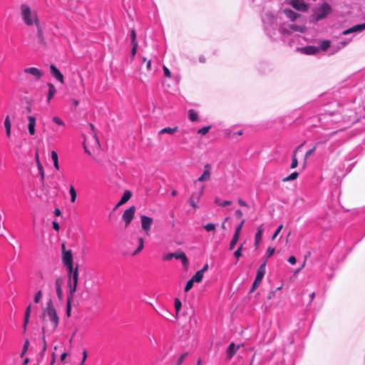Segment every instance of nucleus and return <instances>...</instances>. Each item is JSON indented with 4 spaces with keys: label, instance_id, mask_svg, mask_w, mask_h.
I'll return each mask as SVG.
<instances>
[{
    "label": "nucleus",
    "instance_id": "obj_1",
    "mask_svg": "<svg viewBox=\"0 0 365 365\" xmlns=\"http://www.w3.org/2000/svg\"><path fill=\"white\" fill-rule=\"evenodd\" d=\"M262 21L267 36L273 40L280 37L283 41H286V37L291 35L292 31L299 30V26L295 24L284 25L278 29L277 17L271 12L264 14Z\"/></svg>",
    "mask_w": 365,
    "mask_h": 365
},
{
    "label": "nucleus",
    "instance_id": "obj_2",
    "mask_svg": "<svg viewBox=\"0 0 365 365\" xmlns=\"http://www.w3.org/2000/svg\"><path fill=\"white\" fill-rule=\"evenodd\" d=\"M68 272V287L69 289V295L67 299V309L66 313L68 317L70 316L71 312V307H70V301L73 298V295L74 292H76L77 289V284L78 282V266L76 267H72L71 269H67Z\"/></svg>",
    "mask_w": 365,
    "mask_h": 365
},
{
    "label": "nucleus",
    "instance_id": "obj_3",
    "mask_svg": "<svg viewBox=\"0 0 365 365\" xmlns=\"http://www.w3.org/2000/svg\"><path fill=\"white\" fill-rule=\"evenodd\" d=\"M20 13L22 20L26 26H35L40 23L37 12L35 10H32L27 4H22L21 6Z\"/></svg>",
    "mask_w": 365,
    "mask_h": 365
},
{
    "label": "nucleus",
    "instance_id": "obj_4",
    "mask_svg": "<svg viewBox=\"0 0 365 365\" xmlns=\"http://www.w3.org/2000/svg\"><path fill=\"white\" fill-rule=\"evenodd\" d=\"M39 317L42 319H59L51 298L48 299L46 304L42 307Z\"/></svg>",
    "mask_w": 365,
    "mask_h": 365
},
{
    "label": "nucleus",
    "instance_id": "obj_5",
    "mask_svg": "<svg viewBox=\"0 0 365 365\" xmlns=\"http://www.w3.org/2000/svg\"><path fill=\"white\" fill-rule=\"evenodd\" d=\"M42 296H43V294H42V292L41 290H38L35 294V296L34 298V304H29V306L26 307L24 319H29L31 312H33L35 313L37 311V309H38L37 304H38L40 302V301L41 300Z\"/></svg>",
    "mask_w": 365,
    "mask_h": 365
},
{
    "label": "nucleus",
    "instance_id": "obj_6",
    "mask_svg": "<svg viewBox=\"0 0 365 365\" xmlns=\"http://www.w3.org/2000/svg\"><path fill=\"white\" fill-rule=\"evenodd\" d=\"M266 262L262 263L257 269L255 279L252 284L251 292H254L260 284L264 274H265Z\"/></svg>",
    "mask_w": 365,
    "mask_h": 365
},
{
    "label": "nucleus",
    "instance_id": "obj_7",
    "mask_svg": "<svg viewBox=\"0 0 365 365\" xmlns=\"http://www.w3.org/2000/svg\"><path fill=\"white\" fill-rule=\"evenodd\" d=\"M331 11V6L327 4H323L314 13V17L316 21L324 19Z\"/></svg>",
    "mask_w": 365,
    "mask_h": 365
},
{
    "label": "nucleus",
    "instance_id": "obj_8",
    "mask_svg": "<svg viewBox=\"0 0 365 365\" xmlns=\"http://www.w3.org/2000/svg\"><path fill=\"white\" fill-rule=\"evenodd\" d=\"M135 212V207L131 206L125 210L122 215V220L125 222V227H127L133 220Z\"/></svg>",
    "mask_w": 365,
    "mask_h": 365
},
{
    "label": "nucleus",
    "instance_id": "obj_9",
    "mask_svg": "<svg viewBox=\"0 0 365 365\" xmlns=\"http://www.w3.org/2000/svg\"><path fill=\"white\" fill-rule=\"evenodd\" d=\"M62 262L66 269H71V268L74 267L73 254L71 250H68V252H63Z\"/></svg>",
    "mask_w": 365,
    "mask_h": 365
},
{
    "label": "nucleus",
    "instance_id": "obj_10",
    "mask_svg": "<svg viewBox=\"0 0 365 365\" xmlns=\"http://www.w3.org/2000/svg\"><path fill=\"white\" fill-rule=\"evenodd\" d=\"M244 223H245V220H242L241 221V222L240 223V225L235 228V233L232 236V240L230 241V245H229V249L230 250H233L235 248V247L236 246V245L239 240L240 232H241V230H242V227Z\"/></svg>",
    "mask_w": 365,
    "mask_h": 365
},
{
    "label": "nucleus",
    "instance_id": "obj_11",
    "mask_svg": "<svg viewBox=\"0 0 365 365\" xmlns=\"http://www.w3.org/2000/svg\"><path fill=\"white\" fill-rule=\"evenodd\" d=\"M24 73L31 75L36 81H38L43 75V72L35 67H29L24 69Z\"/></svg>",
    "mask_w": 365,
    "mask_h": 365
},
{
    "label": "nucleus",
    "instance_id": "obj_12",
    "mask_svg": "<svg viewBox=\"0 0 365 365\" xmlns=\"http://www.w3.org/2000/svg\"><path fill=\"white\" fill-rule=\"evenodd\" d=\"M293 8L300 11L307 10L308 6L303 0H287Z\"/></svg>",
    "mask_w": 365,
    "mask_h": 365
},
{
    "label": "nucleus",
    "instance_id": "obj_13",
    "mask_svg": "<svg viewBox=\"0 0 365 365\" xmlns=\"http://www.w3.org/2000/svg\"><path fill=\"white\" fill-rule=\"evenodd\" d=\"M204 193V186H202L200 190L197 192H193L190 198V203L192 207L195 209L197 208V202H199L200 197Z\"/></svg>",
    "mask_w": 365,
    "mask_h": 365
},
{
    "label": "nucleus",
    "instance_id": "obj_14",
    "mask_svg": "<svg viewBox=\"0 0 365 365\" xmlns=\"http://www.w3.org/2000/svg\"><path fill=\"white\" fill-rule=\"evenodd\" d=\"M141 226L145 234L148 235L149 230L153 224V219L145 215L141 216Z\"/></svg>",
    "mask_w": 365,
    "mask_h": 365
},
{
    "label": "nucleus",
    "instance_id": "obj_15",
    "mask_svg": "<svg viewBox=\"0 0 365 365\" xmlns=\"http://www.w3.org/2000/svg\"><path fill=\"white\" fill-rule=\"evenodd\" d=\"M211 168L212 167L209 163L205 164L204 166L203 173L197 178L196 182H204L209 180L211 176Z\"/></svg>",
    "mask_w": 365,
    "mask_h": 365
},
{
    "label": "nucleus",
    "instance_id": "obj_16",
    "mask_svg": "<svg viewBox=\"0 0 365 365\" xmlns=\"http://www.w3.org/2000/svg\"><path fill=\"white\" fill-rule=\"evenodd\" d=\"M50 73H51V76L53 78H55L57 81H58L61 83H63V82H64L63 75L61 73V71L58 70V68L53 64H51L50 66Z\"/></svg>",
    "mask_w": 365,
    "mask_h": 365
},
{
    "label": "nucleus",
    "instance_id": "obj_17",
    "mask_svg": "<svg viewBox=\"0 0 365 365\" xmlns=\"http://www.w3.org/2000/svg\"><path fill=\"white\" fill-rule=\"evenodd\" d=\"M241 344H239V345H235L233 342H232L227 349V359L230 360L231 359L233 356L236 354V352L240 349V348L241 347Z\"/></svg>",
    "mask_w": 365,
    "mask_h": 365
},
{
    "label": "nucleus",
    "instance_id": "obj_18",
    "mask_svg": "<svg viewBox=\"0 0 365 365\" xmlns=\"http://www.w3.org/2000/svg\"><path fill=\"white\" fill-rule=\"evenodd\" d=\"M174 258L176 259H180L185 269H187L188 267V259L183 252L179 251L174 253Z\"/></svg>",
    "mask_w": 365,
    "mask_h": 365
},
{
    "label": "nucleus",
    "instance_id": "obj_19",
    "mask_svg": "<svg viewBox=\"0 0 365 365\" xmlns=\"http://www.w3.org/2000/svg\"><path fill=\"white\" fill-rule=\"evenodd\" d=\"M365 29V23L355 25L350 29L344 30L342 34L347 35L354 32H361Z\"/></svg>",
    "mask_w": 365,
    "mask_h": 365
},
{
    "label": "nucleus",
    "instance_id": "obj_20",
    "mask_svg": "<svg viewBox=\"0 0 365 365\" xmlns=\"http://www.w3.org/2000/svg\"><path fill=\"white\" fill-rule=\"evenodd\" d=\"M163 75L165 77L168 78L172 83V86L175 87L178 83L177 77L173 76L171 72L165 66H163Z\"/></svg>",
    "mask_w": 365,
    "mask_h": 365
},
{
    "label": "nucleus",
    "instance_id": "obj_21",
    "mask_svg": "<svg viewBox=\"0 0 365 365\" xmlns=\"http://www.w3.org/2000/svg\"><path fill=\"white\" fill-rule=\"evenodd\" d=\"M29 124H28V130L29 133L31 135H34L36 133L35 126H36V118L32 115H29L27 117Z\"/></svg>",
    "mask_w": 365,
    "mask_h": 365
},
{
    "label": "nucleus",
    "instance_id": "obj_22",
    "mask_svg": "<svg viewBox=\"0 0 365 365\" xmlns=\"http://www.w3.org/2000/svg\"><path fill=\"white\" fill-rule=\"evenodd\" d=\"M304 145V143H302L301 145H299V146H297L294 150L293 151L292 153V163H291V165H290V168L292 169H294L295 168L297 167L298 165V160L297 158V152L302 148V146Z\"/></svg>",
    "mask_w": 365,
    "mask_h": 365
},
{
    "label": "nucleus",
    "instance_id": "obj_23",
    "mask_svg": "<svg viewBox=\"0 0 365 365\" xmlns=\"http://www.w3.org/2000/svg\"><path fill=\"white\" fill-rule=\"evenodd\" d=\"M36 28V36L38 38V43L42 45L45 44V38L43 33V29L41 26V24L38 23L36 25H35Z\"/></svg>",
    "mask_w": 365,
    "mask_h": 365
},
{
    "label": "nucleus",
    "instance_id": "obj_24",
    "mask_svg": "<svg viewBox=\"0 0 365 365\" xmlns=\"http://www.w3.org/2000/svg\"><path fill=\"white\" fill-rule=\"evenodd\" d=\"M300 50L307 55H314L319 51V48L314 46H307L300 48Z\"/></svg>",
    "mask_w": 365,
    "mask_h": 365
},
{
    "label": "nucleus",
    "instance_id": "obj_25",
    "mask_svg": "<svg viewBox=\"0 0 365 365\" xmlns=\"http://www.w3.org/2000/svg\"><path fill=\"white\" fill-rule=\"evenodd\" d=\"M46 86L48 88L47 93V102L49 103L56 93V88L51 83H47Z\"/></svg>",
    "mask_w": 365,
    "mask_h": 365
},
{
    "label": "nucleus",
    "instance_id": "obj_26",
    "mask_svg": "<svg viewBox=\"0 0 365 365\" xmlns=\"http://www.w3.org/2000/svg\"><path fill=\"white\" fill-rule=\"evenodd\" d=\"M264 232V229L262 225H260L257 227V232L255 234V245L256 247H257L262 240V233Z\"/></svg>",
    "mask_w": 365,
    "mask_h": 365
},
{
    "label": "nucleus",
    "instance_id": "obj_27",
    "mask_svg": "<svg viewBox=\"0 0 365 365\" xmlns=\"http://www.w3.org/2000/svg\"><path fill=\"white\" fill-rule=\"evenodd\" d=\"M285 16L289 19L291 21H294L297 19V18L299 16V14L295 13L291 9H284L283 11Z\"/></svg>",
    "mask_w": 365,
    "mask_h": 365
},
{
    "label": "nucleus",
    "instance_id": "obj_28",
    "mask_svg": "<svg viewBox=\"0 0 365 365\" xmlns=\"http://www.w3.org/2000/svg\"><path fill=\"white\" fill-rule=\"evenodd\" d=\"M4 124V127H5V130H6V136L9 138L11 136V123L10 118L9 115H7L5 118Z\"/></svg>",
    "mask_w": 365,
    "mask_h": 365
},
{
    "label": "nucleus",
    "instance_id": "obj_29",
    "mask_svg": "<svg viewBox=\"0 0 365 365\" xmlns=\"http://www.w3.org/2000/svg\"><path fill=\"white\" fill-rule=\"evenodd\" d=\"M131 196V192L129 190H125L120 200L121 201V203L125 204V202H127L130 199Z\"/></svg>",
    "mask_w": 365,
    "mask_h": 365
},
{
    "label": "nucleus",
    "instance_id": "obj_30",
    "mask_svg": "<svg viewBox=\"0 0 365 365\" xmlns=\"http://www.w3.org/2000/svg\"><path fill=\"white\" fill-rule=\"evenodd\" d=\"M319 143H317L315 144V145L310 150H309L304 155V165H305L306 164V162H307V160L312 155H313V153L315 152L316 149H317V145H319Z\"/></svg>",
    "mask_w": 365,
    "mask_h": 365
},
{
    "label": "nucleus",
    "instance_id": "obj_31",
    "mask_svg": "<svg viewBox=\"0 0 365 365\" xmlns=\"http://www.w3.org/2000/svg\"><path fill=\"white\" fill-rule=\"evenodd\" d=\"M188 118L192 122L197 121L198 120V113L195 110L190 109L188 111Z\"/></svg>",
    "mask_w": 365,
    "mask_h": 365
},
{
    "label": "nucleus",
    "instance_id": "obj_32",
    "mask_svg": "<svg viewBox=\"0 0 365 365\" xmlns=\"http://www.w3.org/2000/svg\"><path fill=\"white\" fill-rule=\"evenodd\" d=\"M69 194L71 197V202H74L76 200L77 194L73 185H72L69 187Z\"/></svg>",
    "mask_w": 365,
    "mask_h": 365
},
{
    "label": "nucleus",
    "instance_id": "obj_33",
    "mask_svg": "<svg viewBox=\"0 0 365 365\" xmlns=\"http://www.w3.org/2000/svg\"><path fill=\"white\" fill-rule=\"evenodd\" d=\"M203 275L202 272L197 271L191 279L194 282H200L203 278Z\"/></svg>",
    "mask_w": 365,
    "mask_h": 365
},
{
    "label": "nucleus",
    "instance_id": "obj_34",
    "mask_svg": "<svg viewBox=\"0 0 365 365\" xmlns=\"http://www.w3.org/2000/svg\"><path fill=\"white\" fill-rule=\"evenodd\" d=\"M215 202L220 205V206H222V207H225V206H227V205H230L232 204V202L230 201V200H221L219 198H216L215 200Z\"/></svg>",
    "mask_w": 365,
    "mask_h": 365
},
{
    "label": "nucleus",
    "instance_id": "obj_35",
    "mask_svg": "<svg viewBox=\"0 0 365 365\" xmlns=\"http://www.w3.org/2000/svg\"><path fill=\"white\" fill-rule=\"evenodd\" d=\"M330 46V41H323L321 42L319 47V51H326L329 47Z\"/></svg>",
    "mask_w": 365,
    "mask_h": 365
},
{
    "label": "nucleus",
    "instance_id": "obj_36",
    "mask_svg": "<svg viewBox=\"0 0 365 365\" xmlns=\"http://www.w3.org/2000/svg\"><path fill=\"white\" fill-rule=\"evenodd\" d=\"M143 248V238H138V246L137 249L133 253V255L138 254Z\"/></svg>",
    "mask_w": 365,
    "mask_h": 365
},
{
    "label": "nucleus",
    "instance_id": "obj_37",
    "mask_svg": "<svg viewBox=\"0 0 365 365\" xmlns=\"http://www.w3.org/2000/svg\"><path fill=\"white\" fill-rule=\"evenodd\" d=\"M298 175H299L298 173L294 172V173H291L289 175H288L287 177L284 178L283 179V181L288 182V181L294 180L297 179Z\"/></svg>",
    "mask_w": 365,
    "mask_h": 365
},
{
    "label": "nucleus",
    "instance_id": "obj_38",
    "mask_svg": "<svg viewBox=\"0 0 365 365\" xmlns=\"http://www.w3.org/2000/svg\"><path fill=\"white\" fill-rule=\"evenodd\" d=\"M29 346V341L28 339H26L24 344L23 349H22L21 353L20 354L21 358H22L25 355L26 351H28Z\"/></svg>",
    "mask_w": 365,
    "mask_h": 365
},
{
    "label": "nucleus",
    "instance_id": "obj_39",
    "mask_svg": "<svg viewBox=\"0 0 365 365\" xmlns=\"http://www.w3.org/2000/svg\"><path fill=\"white\" fill-rule=\"evenodd\" d=\"M215 225L213 223H208L203 226V228L207 232H214L215 230Z\"/></svg>",
    "mask_w": 365,
    "mask_h": 365
},
{
    "label": "nucleus",
    "instance_id": "obj_40",
    "mask_svg": "<svg viewBox=\"0 0 365 365\" xmlns=\"http://www.w3.org/2000/svg\"><path fill=\"white\" fill-rule=\"evenodd\" d=\"M176 130H177L176 127H175V128H165L163 129H161V134L162 133L172 134L174 132H175Z\"/></svg>",
    "mask_w": 365,
    "mask_h": 365
},
{
    "label": "nucleus",
    "instance_id": "obj_41",
    "mask_svg": "<svg viewBox=\"0 0 365 365\" xmlns=\"http://www.w3.org/2000/svg\"><path fill=\"white\" fill-rule=\"evenodd\" d=\"M210 128L211 127L210 125L209 126H205V127L199 129L197 130V133L200 134L202 135H204L207 133V132L210 130Z\"/></svg>",
    "mask_w": 365,
    "mask_h": 365
},
{
    "label": "nucleus",
    "instance_id": "obj_42",
    "mask_svg": "<svg viewBox=\"0 0 365 365\" xmlns=\"http://www.w3.org/2000/svg\"><path fill=\"white\" fill-rule=\"evenodd\" d=\"M52 120L57 125L65 126L64 122L58 116L53 117Z\"/></svg>",
    "mask_w": 365,
    "mask_h": 365
},
{
    "label": "nucleus",
    "instance_id": "obj_43",
    "mask_svg": "<svg viewBox=\"0 0 365 365\" xmlns=\"http://www.w3.org/2000/svg\"><path fill=\"white\" fill-rule=\"evenodd\" d=\"M194 281L190 279L187 281L185 287V292H188L193 286Z\"/></svg>",
    "mask_w": 365,
    "mask_h": 365
},
{
    "label": "nucleus",
    "instance_id": "obj_44",
    "mask_svg": "<svg viewBox=\"0 0 365 365\" xmlns=\"http://www.w3.org/2000/svg\"><path fill=\"white\" fill-rule=\"evenodd\" d=\"M144 63H145V67H146L147 70L149 71L150 69V65H151L150 60H146L145 58H143L142 65H143ZM143 68V66H141V68Z\"/></svg>",
    "mask_w": 365,
    "mask_h": 365
},
{
    "label": "nucleus",
    "instance_id": "obj_45",
    "mask_svg": "<svg viewBox=\"0 0 365 365\" xmlns=\"http://www.w3.org/2000/svg\"><path fill=\"white\" fill-rule=\"evenodd\" d=\"M83 358L81 359V362L78 365H85V361L88 356V353L86 350L83 351Z\"/></svg>",
    "mask_w": 365,
    "mask_h": 365
},
{
    "label": "nucleus",
    "instance_id": "obj_46",
    "mask_svg": "<svg viewBox=\"0 0 365 365\" xmlns=\"http://www.w3.org/2000/svg\"><path fill=\"white\" fill-rule=\"evenodd\" d=\"M130 37H131V43H135V44L138 43V42L136 41V34L134 30L131 31Z\"/></svg>",
    "mask_w": 365,
    "mask_h": 365
},
{
    "label": "nucleus",
    "instance_id": "obj_47",
    "mask_svg": "<svg viewBox=\"0 0 365 365\" xmlns=\"http://www.w3.org/2000/svg\"><path fill=\"white\" fill-rule=\"evenodd\" d=\"M283 228V225H280L278 228L277 229V230L274 232L273 235H272V239L274 240L277 237V236L279 235V233L280 232V231L282 230V229Z\"/></svg>",
    "mask_w": 365,
    "mask_h": 365
},
{
    "label": "nucleus",
    "instance_id": "obj_48",
    "mask_svg": "<svg viewBox=\"0 0 365 365\" xmlns=\"http://www.w3.org/2000/svg\"><path fill=\"white\" fill-rule=\"evenodd\" d=\"M51 158L53 162H54L55 160H58V154L55 150L51 151Z\"/></svg>",
    "mask_w": 365,
    "mask_h": 365
},
{
    "label": "nucleus",
    "instance_id": "obj_49",
    "mask_svg": "<svg viewBox=\"0 0 365 365\" xmlns=\"http://www.w3.org/2000/svg\"><path fill=\"white\" fill-rule=\"evenodd\" d=\"M187 356V353H185V354H182L178 361L177 365H180L183 362L184 359H185V357Z\"/></svg>",
    "mask_w": 365,
    "mask_h": 365
},
{
    "label": "nucleus",
    "instance_id": "obj_50",
    "mask_svg": "<svg viewBox=\"0 0 365 365\" xmlns=\"http://www.w3.org/2000/svg\"><path fill=\"white\" fill-rule=\"evenodd\" d=\"M274 252V248L269 247L267 250V257H270Z\"/></svg>",
    "mask_w": 365,
    "mask_h": 365
},
{
    "label": "nucleus",
    "instance_id": "obj_51",
    "mask_svg": "<svg viewBox=\"0 0 365 365\" xmlns=\"http://www.w3.org/2000/svg\"><path fill=\"white\" fill-rule=\"evenodd\" d=\"M63 284V280L61 278H57L55 282L56 288V287H61Z\"/></svg>",
    "mask_w": 365,
    "mask_h": 365
},
{
    "label": "nucleus",
    "instance_id": "obj_52",
    "mask_svg": "<svg viewBox=\"0 0 365 365\" xmlns=\"http://www.w3.org/2000/svg\"><path fill=\"white\" fill-rule=\"evenodd\" d=\"M56 294H57L58 297L61 299L63 296V292H62L61 287H56Z\"/></svg>",
    "mask_w": 365,
    "mask_h": 365
},
{
    "label": "nucleus",
    "instance_id": "obj_53",
    "mask_svg": "<svg viewBox=\"0 0 365 365\" xmlns=\"http://www.w3.org/2000/svg\"><path fill=\"white\" fill-rule=\"evenodd\" d=\"M175 307L177 311H178L181 307V302L178 299H175Z\"/></svg>",
    "mask_w": 365,
    "mask_h": 365
},
{
    "label": "nucleus",
    "instance_id": "obj_54",
    "mask_svg": "<svg viewBox=\"0 0 365 365\" xmlns=\"http://www.w3.org/2000/svg\"><path fill=\"white\" fill-rule=\"evenodd\" d=\"M138 43H132L131 56H134L137 50Z\"/></svg>",
    "mask_w": 365,
    "mask_h": 365
},
{
    "label": "nucleus",
    "instance_id": "obj_55",
    "mask_svg": "<svg viewBox=\"0 0 365 365\" xmlns=\"http://www.w3.org/2000/svg\"><path fill=\"white\" fill-rule=\"evenodd\" d=\"M52 226H53V228L56 230V231H58L59 229H60V226H59V224L56 222V221H53L52 222Z\"/></svg>",
    "mask_w": 365,
    "mask_h": 365
},
{
    "label": "nucleus",
    "instance_id": "obj_56",
    "mask_svg": "<svg viewBox=\"0 0 365 365\" xmlns=\"http://www.w3.org/2000/svg\"><path fill=\"white\" fill-rule=\"evenodd\" d=\"M38 170H39V173L41 176V180L43 181V178H44V172H43V167L41 165H38Z\"/></svg>",
    "mask_w": 365,
    "mask_h": 365
},
{
    "label": "nucleus",
    "instance_id": "obj_57",
    "mask_svg": "<svg viewBox=\"0 0 365 365\" xmlns=\"http://www.w3.org/2000/svg\"><path fill=\"white\" fill-rule=\"evenodd\" d=\"M234 256L237 259H239L242 256V252L240 251L239 250H235V252H234Z\"/></svg>",
    "mask_w": 365,
    "mask_h": 365
},
{
    "label": "nucleus",
    "instance_id": "obj_58",
    "mask_svg": "<svg viewBox=\"0 0 365 365\" xmlns=\"http://www.w3.org/2000/svg\"><path fill=\"white\" fill-rule=\"evenodd\" d=\"M288 262L292 264H294L296 263V258L294 256H291L288 258Z\"/></svg>",
    "mask_w": 365,
    "mask_h": 365
},
{
    "label": "nucleus",
    "instance_id": "obj_59",
    "mask_svg": "<svg viewBox=\"0 0 365 365\" xmlns=\"http://www.w3.org/2000/svg\"><path fill=\"white\" fill-rule=\"evenodd\" d=\"M173 256H174V253H170V254H168V255H166L164 257V259H165V260H170V259H171L172 258H173Z\"/></svg>",
    "mask_w": 365,
    "mask_h": 365
},
{
    "label": "nucleus",
    "instance_id": "obj_60",
    "mask_svg": "<svg viewBox=\"0 0 365 365\" xmlns=\"http://www.w3.org/2000/svg\"><path fill=\"white\" fill-rule=\"evenodd\" d=\"M238 203L241 206H243V207H247V204L246 202H245L244 200H242V199H239L238 200Z\"/></svg>",
    "mask_w": 365,
    "mask_h": 365
},
{
    "label": "nucleus",
    "instance_id": "obj_61",
    "mask_svg": "<svg viewBox=\"0 0 365 365\" xmlns=\"http://www.w3.org/2000/svg\"><path fill=\"white\" fill-rule=\"evenodd\" d=\"M281 289H282V287H277V288L276 289V290H275V291H273V292H270V293H269V297H268V298H269V299H271V298L272 297V296L275 294V292H276L277 291L280 290Z\"/></svg>",
    "mask_w": 365,
    "mask_h": 365
},
{
    "label": "nucleus",
    "instance_id": "obj_62",
    "mask_svg": "<svg viewBox=\"0 0 365 365\" xmlns=\"http://www.w3.org/2000/svg\"><path fill=\"white\" fill-rule=\"evenodd\" d=\"M235 216L238 218L241 217L242 216V212L241 210H237L235 211Z\"/></svg>",
    "mask_w": 365,
    "mask_h": 365
},
{
    "label": "nucleus",
    "instance_id": "obj_63",
    "mask_svg": "<svg viewBox=\"0 0 365 365\" xmlns=\"http://www.w3.org/2000/svg\"><path fill=\"white\" fill-rule=\"evenodd\" d=\"M207 269H208V264H205V265H204V267H202V269H200V270H199V271H200V272H202V273L204 274V272H205V271H207Z\"/></svg>",
    "mask_w": 365,
    "mask_h": 365
},
{
    "label": "nucleus",
    "instance_id": "obj_64",
    "mask_svg": "<svg viewBox=\"0 0 365 365\" xmlns=\"http://www.w3.org/2000/svg\"><path fill=\"white\" fill-rule=\"evenodd\" d=\"M67 356V353L64 352L61 355L60 359L61 361H64Z\"/></svg>",
    "mask_w": 365,
    "mask_h": 365
}]
</instances>
